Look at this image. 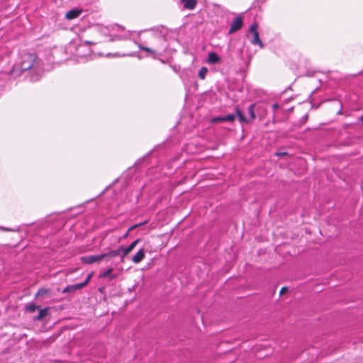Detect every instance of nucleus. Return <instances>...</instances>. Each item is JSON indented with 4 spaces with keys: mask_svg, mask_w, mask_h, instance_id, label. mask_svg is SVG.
I'll list each match as a JSON object with an SVG mask.
<instances>
[{
    "mask_svg": "<svg viewBox=\"0 0 363 363\" xmlns=\"http://www.w3.org/2000/svg\"><path fill=\"white\" fill-rule=\"evenodd\" d=\"M287 287H282L280 290V294H283L284 293H285L287 291Z\"/></svg>",
    "mask_w": 363,
    "mask_h": 363,
    "instance_id": "obj_25",
    "label": "nucleus"
},
{
    "mask_svg": "<svg viewBox=\"0 0 363 363\" xmlns=\"http://www.w3.org/2000/svg\"><path fill=\"white\" fill-rule=\"evenodd\" d=\"M257 27L258 25L256 23L252 24L250 27V30L253 35L252 39L251 40V43L253 45H258L260 48H263L262 42L259 39Z\"/></svg>",
    "mask_w": 363,
    "mask_h": 363,
    "instance_id": "obj_5",
    "label": "nucleus"
},
{
    "mask_svg": "<svg viewBox=\"0 0 363 363\" xmlns=\"http://www.w3.org/2000/svg\"><path fill=\"white\" fill-rule=\"evenodd\" d=\"M121 257V260H120V262L121 263H123L124 261H125V257L127 256V255H123V252H121V255H119Z\"/></svg>",
    "mask_w": 363,
    "mask_h": 363,
    "instance_id": "obj_24",
    "label": "nucleus"
},
{
    "mask_svg": "<svg viewBox=\"0 0 363 363\" xmlns=\"http://www.w3.org/2000/svg\"><path fill=\"white\" fill-rule=\"evenodd\" d=\"M103 259V254L97 255L84 256L80 257L81 262L86 264H92L94 263L100 262Z\"/></svg>",
    "mask_w": 363,
    "mask_h": 363,
    "instance_id": "obj_6",
    "label": "nucleus"
},
{
    "mask_svg": "<svg viewBox=\"0 0 363 363\" xmlns=\"http://www.w3.org/2000/svg\"><path fill=\"white\" fill-rule=\"evenodd\" d=\"M147 222H143V223H138V224H135V225H133L132 226H130L128 230H127V232L123 235V236L122 237V238L125 239L126 238H128V236L129 235V233L130 231H131L133 229H135L137 228H138L139 226H141L143 225H144L145 223H146Z\"/></svg>",
    "mask_w": 363,
    "mask_h": 363,
    "instance_id": "obj_19",
    "label": "nucleus"
},
{
    "mask_svg": "<svg viewBox=\"0 0 363 363\" xmlns=\"http://www.w3.org/2000/svg\"><path fill=\"white\" fill-rule=\"evenodd\" d=\"M360 121L363 122V115L362 116Z\"/></svg>",
    "mask_w": 363,
    "mask_h": 363,
    "instance_id": "obj_28",
    "label": "nucleus"
},
{
    "mask_svg": "<svg viewBox=\"0 0 363 363\" xmlns=\"http://www.w3.org/2000/svg\"><path fill=\"white\" fill-rule=\"evenodd\" d=\"M286 155V152H277V153H276V155H278V156H284V155Z\"/></svg>",
    "mask_w": 363,
    "mask_h": 363,
    "instance_id": "obj_26",
    "label": "nucleus"
},
{
    "mask_svg": "<svg viewBox=\"0 0 363 363\" xmlns=\"http://www.w3.org/2000/svg\"><path fill=\"white\" fill-rule=\"evenodd\" d=\"M213 122H223L224 121L223 116L216 117L213 119Z\"/></svg>",
    "mask_w": 363,
    "mask_h": 363,
    "instance_id": "obj_21",
    "label": "nucleus"
},
{
    "mask_svg": "<svg viewBox=\"0 0 363 363\" xmlns=\"http://www.w3.org/2000/svg\"><path fill=\"white\" fill-rule=\"evenodd\" d=\"M113 270V267H109L106 271H104L103 272H101V273L99 274V277L100 278L108 277L109 280H113V279H116V275L112 274Z\"/></svg>",
    "mask_w": 363,
    "mask_h": 363,
    "instance_id": "obj_11",
    "label": "nucleus"
},
{
    "mask_svg": "<svg viewBox=\"0 0 363 363\" xmlns=\"http://www.w3.org/2000/svg\"><path fill=\"white\" fill-rule=\"evenodd\" d=\"M82 13V10L79 9H73L67 11L65 14V18L68 20H72L78 18Z\"/></svg>",
    "mask_w": 363,
    "mask_h": 363,
    "instance_id": "obj_9",
    "label": "nucleus"
},
{
    "mask_svg": "<svg viewBox=\"0 0 363 363\" xmlns=\"http://www.w3.org/2000/svg\"><path fill=\"white\" fill-rule=\"evenodd\" d=\"M235 118V116L234 114H228L227 116H223L224 121H233Z\"/></svg>",
    "mask_w": 363,
    "mask_h": 363,
    "instance_id": "obj_20",
    "label": "nucleus"
},
{
    "mask_svg": "<svg viewBox=\"0 0 363 363\" xmlns=\"http://www.w3.org/2000/svg\"><path fill=\"white\" fill-rule=\"evenodd\" d=\"M184 7L187 9H194L196 5V0H182Z\"/></svg>",
    "mask_w": 363,
    "mask_h": 363,
    "instance_id": "obj_16",
    "label": "nucleus"
},
{
    "mask_svg": "<svg viewBox=\"0 0 363 363\" xmlns=\"http://www.w3.org/2000/svg\"><path fill=\"white\" fill-rule=\"evenodd\" d=\"M39 307L38 306H36L35 303H28L26 304V311L28 312H30V313H33L35 311L36 309H38Z\"/></svg>",
    "mask_w": 363,
    "mask_h": 363,
    "instance_id": "obj_17",
    "label": "nucleus"
},
{
    "mask_svg": "<svg viewBox=\"0 0 363 363\" xmlns=\"http://www.w3.org/2000/svg\"><path fill=\"white\" fill-rule=\"evenodd\" d=\"M0 229L4 230V231H6V232L16 231V230H13L11 228H5V227H0Z\"/></svg>",
    "mask_w": 363,
    "mask_h": 363,
    "instance_id": "obj_23",
    "label": "nucleus"
},
{
    "mask_svg": "<svg viewBox=\"0 0 363 363\" xmlns=\"http://www.w3.org/2000/svg\"><path fill=\"white\" fill-rule=\"evenodd\" d=\"M145 257V253L143 249H140L138 252L132 257V261L135 264L140 263Z\"/></svg>",
    "mask_w": 363,
    "mask_h": 363,
    "instance_id": "obj_12",
    "label": "nucleus"
},
{
    "mask_svg": "<svg viewBox=\"0 0 363 363\" xmlns=\"http://www.w3.org/2000/svg\"><path fill=\"white\" fill-rule=\"evenodd\" d=\"M122 252L121 247L118 248L117 250H110L108 252L103 253L104 259L106 257H114L116 256H119L121 253Z\"/></svg>",
    "mask_w": 363,
    "mask_h": 363,
    "instance_id": "obj_14",
    "label": "nucleus"
},
{
    "mask_svg": "<svg viewBox=\"0 0 363 363\" xmlns=\"http://www.w3.org/2000/svg\"><path fill=\"white\" fill-rule=\"evenodd\" d=\"M48 307L40 309L38 315L37 316L33 317V320L34 321L41 320L44 317H45L48 315Z\"/></svg>",
    "mask_w": 363,
    "mask_h": 363,
    "instance_id": "obj_15",
    "label": "nucleus"
},
{
    "mask_svg": "<svg viewBox=\"0 0 363 363\" xmlns=\"http://www.w3.org/2000/svg\"><path fill=\"white\" fill-rule=\"evenodd\" d=\"M207 72H208V69L206 67H202L199 70L198 76L201 79L203 80V79H205V78L206 77Z\"/></svg>",
    "mask_w": 363,
    "mask_h": 363,
    "instance_id": "obj_18",
    "label": "nucleus"
},
{
    "mask_svg": "<svg viewBox=\"0 0 363 363\" xmlns=\"http://www.w3.org/2000/svg\"><path fill=\"white\" fill-rule=\"evenodd\" d=\"M155 43L152 48L146 47L138 44L140 50L147 52L151 55H162L167 49V41L165 38L161 35H156L153 37Z\"/></svg>",
    "mask_w": 363,
    "mask_h": 363,
    "instance_id": "obj_2",
    "label": "nucleus"
},
{
    "mask_svg": "<svg viewBox=\"0 0 363 363\" xmlns=\"http://www.w3.org/2000/svg\"><path fill=\"white\" fill-rule=\"evenodd\" d=\"M140 241V239H137L133 241L130 245L127 247L121 246V251L123 252V255H128L136 246V245Z\"/></svg>",
    "mask_w": 363,
    "mask_h": 363,
    "instance_id": "obj_10",
    "label": "nucleus"
},
{
    "mask_svg": "<svg viewBox=\"0 0 363 363\" xmlns=\"http://www.w3.org/2000/svg\"><path fill=\"white\" fill-rule=\"evenodd\" d=\"M242 18L241 16L235 18L230 25V28L228 33L231 34L239 30L242 27Z\"/></svg>",
    "mask_w": 363,
    "mask_h": 363,
    "instance_id": "obj_7",
    "label": "nucleus"
},
{
    "mask_svg": "<svg viewBox=\"0 0 363 363\" xmlns=\"http://www.w3.org/2000/svg\"><path fill=\"white\" fill-rule=\"evenodd\" d=\"M92 273L89 274L84 281L76 284L68 285L63 290L62 293H73L77 290L81 289L84 286H86L91 280Z\"/></svg>",
    "mask_w": 363,
    "mask_h": 363,
    "instance_id": "obj_4",
    "label": "nucleus"
},
{
    "mask_svg": "<svg viewBox=\"0 0 363 363\" xmlns=\"http://www.w3.org/2000/svg\"><path fill=\"white\" fill-rule=\"evenodd\" d=\"M272 108H273L274 110H275V109L279 108V105L277 104H274L272 105Z\"/></svg>",
    "mask_w": 363,
    "mask_h": 363,
    "instance_id": "obj_27",
    "label": "nucleus"
},
{
    "mask_svg": "<svg viewBox=\"0 0 363 363\" xmlns=\"http://www.w3.org/2000/svg\"><path fill=\"white\" fill-rule=\"evenodd\" d=\"M86 43H87V44H91V42H89V41H86Z\"/></svg>",
    "mask_w": 363,
    "mask_h": 363,
    "instance_id": "obj_29",
    "label": "nucleus"
},
{
    "mask_svg": "<svg viewBox=\"0 0 363 363\" xmlns=\"http://www.w3.org/2000/svg\"><path fill=\"white\" fill-rule=\"evenodd\" d=\"M115 29L116 30H121V32L119 34H116L115 35L114 38L111 39V40H123V39H125V38L129 37V32L128 31H125V29L123 27L119 26H116L115 27Z\"/></svg>",
    "mask_w": 363,
    "mask_h": 363,
    "instance_id": "obj_8",
    "label": "nucleus"
},
{
    "mask_svg": "<svg viewBox=\"0 0 363 363\" xmlns=\"http://www.w3.org/2000/svg\"><path fill=\"white\" fill-rule=\"evenodd\" d=\"M28 70L35 73V74H32L30 77L32 81L38 80L42 74V65L37 56L35 54L25 52L21 55L18 62L14 65L11 72Z\"/></svg>",
    "mask_w": 363,
    "mask_h": 363,
    "instance_id": "obj_1",
    "label": "nucleus"
},
{
    "mask_svg": "<svg viewBox=\"0 0 363 363\" xmlns=\"http://www.w3.org/2000/svg\"><path fill=\"white\" fill-rule=\"evenodd\" d=\"M154 55V58H156V56H155L156 55Z\"/></svg>",
    "mask_w": 363,
    "mask_h": 363,
    "instance_id": "obj_30",
    "label": "nucleus"
},
{
    "mask_svg": "<svg viewBox=\"0 0 363 363\" xmlns=\"http://www.w3.org/2000/svg\"><path fill=\"white\" fill-rule=\"evenodd\" d=\"M220 61V57L214 52H211L208 55V62L210 64H216Z\"/></svg>",
    "mask_w": 363,
    "mask_h": 363,
    "instance_id": "obj_13",
    "label": "nucleus"
},
{
    "mask_svg": "<svg viewBox=\"0 0 363 363\" xmlns=\"http://www.w3.org/2000/svg\"><path fill=\"white\" fill-rule=\"evenodd\" d=\"M255 104H252L248 107L247 111L248 114L250 116L249 118L245 117L244 114L242 113V111L239 109L238 107L235 108L236 115L238 116L240 122L248 123H251L255 118Z\"/></svg>",
    "mask_w": 363,
    "mask_h": 363,
    "instance_id": "obj_3",
    "label": "nucleus"
},
{
    "mask_svg": "<svg viewBox=\"0 0 363 363\" xmlns=\"http://www.w3.org/2000/svg\"><path fill=\"white\" fill-rule=\"evenodd\" d=\"M46 292H47V291L45 289H39L38 291L37 292V294H35V297H38V296H40L44 293H46Z\"/></svg>",
    "mask_w": 363,
    "mask_h": 363,
    "instance_id": "obj_22",
    "label": "nucleus"
}]
</instances>
